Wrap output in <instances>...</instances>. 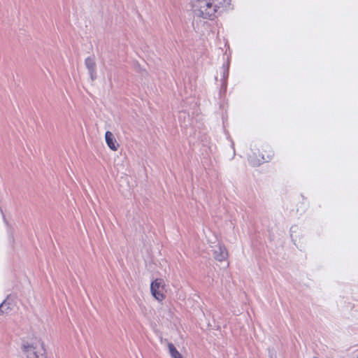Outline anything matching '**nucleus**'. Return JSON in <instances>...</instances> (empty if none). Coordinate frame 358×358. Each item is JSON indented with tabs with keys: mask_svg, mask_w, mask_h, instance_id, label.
<instances>
[{
	"mask_svg": "<svg viewBox=\"0 0 358 358\" xmlns=\"http://www.w3.org/2000/svg\"><path fill=\"white\" fill-rule=\"evenodd\" d=\"M231 4V0H194L193 10L196 15L213 20Z\"/></svg>",
	"mask_w": 358,
	"mask_h": 358,
	"instance_id": "1",
	"label": "nucleus"
},
{
	"mask_svg": "<svg viewBox=\"0 0 358 358\" xmlns=\"http://www.w3.org/2000/svg\"><path fill=\"white\" fill-rule=\"evenodd\" d=\"M23 348L27 358H47L44 343L41 341L31 345H24Z\"/></svg>",
	"mask_w": 358,
	"mask_h": 358,
	"instance_id": "2",
	"label": "nucleus"
},
{
	"mask_svg": "<svg viewBox=\"0 0 358 358\" xmlns=\"http://www.w3.org/2000/svg\"><path fill=\"white\" fill-rule=\"evenodd\" d=\"M164 282L162 279L157 278L151 283V293L157 300L162 301L164 299Z\"/></svg>",
	"mask_w": 358,
	"mask_h": 358,
	"instance_id": "3",
	"label": "nucleus"
},
{
	"mask_svg": "<svg viewBox=\"0 0 358 358\" xmlns=\"http://www.w3.org/2000/svg\"><path fill=\"white\" fill-rule=\"evenodd\" d=\"M213 252L214 258L220 262L224 260L228 256L225 246L220 243L213 247Z\"/></svg>",
	"mask_w": 358,
	"mask_h": 358,
	"instance_id": "4",
	"label": "nucleus"
},
{
	"mask_svg": "<svg viewBox=\"0 0 358 358\" xmlns=\"http://www.w3.org/2000/svg\"><path fill=\"white\" fill-rule=\"evenodd\" d=\"M85 64L89 71L92 80L96 78V62L94 57H88L85 60Z\"/></svg>",
	"mask_w": 358,
	"mask_h": 358,
	"instance_id": "5",
	"label": "nucleus"
},
{
	"mask_svg": "<svg viewBox=\"0 0 358 358\" xmlns=\"http://www.w3.org/2000/svg\"><path fill=\"white\" fill-rule=\"evenodd\" d=\"M106 142L108 146L113 151L117 150L119 144L115 138L112 132L107 131L105 134Z\"/></svg>",
	"mask_w": 358,
	"mask_h": 358,
	"instance_id": "6",
	"label": "nucleus"
},
{
	"mask_svg": "<svg viewBox=\"0 0 358 358\" xmlns=\"http://www.w3.org/2000/svg\"><path fill=\"white\" fill-rule=\"evenodd\" d=\"M168 348L172 358H183L173 343H169Z\"/></svg>",
	"mask_w": 358,
	"mask_h": 358,
	"instance_id": "7",
	"label": "nucleus"
},
{
	"mask_svg": "<svg viewBox=\"0 0 358 358\" xmlns=\"http://www.w3.org/2000/svg\"><path fill=\"white\" fill-rule=\"evenodd\" d=\"M10 310V304L7 302L6 299H5L0 304V315H3L5 313H8V310Z\"/></svg>",
	"mask_w": 358,
	"mask_h": 358,
	"instance_id": "8",
	"label": "nucleus"
},
{
	"mask_svg": "<svg viewBox=\"0 0 358 358\" xmlns=\"http://www.w3.org/2000/svg\"><path fill=\"white\" fill-rule=\"evenodd\" d=\"M223 78L227 79L229 76V68L223 66Z\"/></svg>",
	"mask_w": 358,
	"mask_h": 358,
	"instance_id": "9",
	"label": "nucleus"
},
{
	"mask_svg": "<svg viewBox=\"0 0 358 358\" xmlns=\"http://www.w3.org/2000/svg\"><path fill=\"white\" fill-rule=\"evenodd\" d=\"M250 161L251 164H252L253 166H257V165L260 164V162H259L258 163H256V162H253V161L252 160V159H251V158L250 159Z\"/></svg>",
	"mask_w": 358,
	"mask_h": 358,
	"instance_id": "10",
	"label": "nucleus"
},
{
	"mask_svg": "<svg viewBox=\"0 0 358 358\" xmlns=\"http://www.w3.org/2000/svg\"><path fill=\"white\" fill-rule=\"evenodd\" d=\"M357 358H358V355H357Z\"/></svg>",
	"mask_w": 358,
	"mask_h": 358,
	"instance_id": "11",
	"label": "nucleus"
}]
</instances>
